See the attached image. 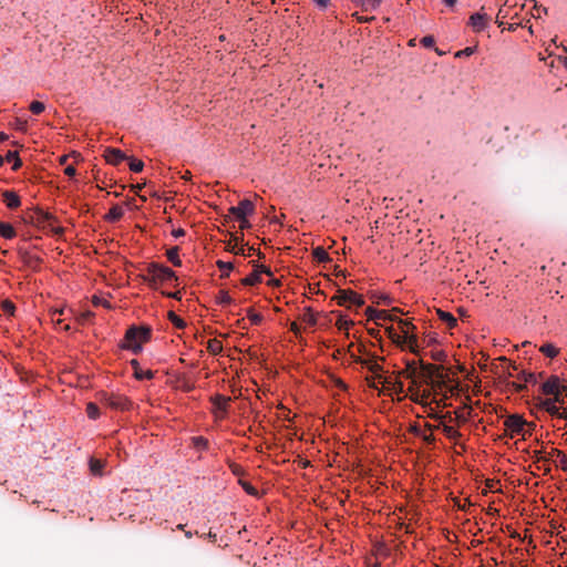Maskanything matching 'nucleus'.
Returning a JSON list of instances; mask_svg holds the SVG:
<instances>
[{
    "mask_svg": "<svg viewBox=\"0 0 567 567\" xmlns=\"http://www.w3.org/2000/svg\"><path fill=\"white\" fill-rule=\"evenodd\" d=\"M313 1H315V3H316L318 7H320V8H322V9L327 8V7H328V4H329V2H330V0H313Z\"/></svg>",
    "mask_w": 567,
    "mask_h": 567,
    "instance_id": "nucleus-50",
    "label": "nucleus"
},
{
    "mask_svg": "<svg viewBox=\"0 0 567 567\" xmlns=\"http://www.w3.org/2000/svg\"><path fill=\"white\" fill-rule=\"evenodd\" d=\"M103 466H104V463L101 460H96V458L90 460V470L93 475L102 476L103 475V472H102Z\"/></svg>",
    "mask_w": 567,
    "mask_h": 567,
    "instance_id": "nucleus-20",
    "label": "nucleus"
},
{
    "mask_svg": "<svg viewBox=\"0 0 567 567\" xmlns=\"http://www.w3.org/2000/svg\"><path fill=\"white\" fill-rule=\"evenodd\" d=\"M336 299L338 300V303L340 306L349 303L350 306L360 308L364 305V300H363L362 296L358 295L357 292H354L352 290H348V289L338 290Z\"/></svg>",
    "mask_w": 567,
    "mask_h": 567,
    "instance_id": "nucleus-6",
    "label": "nucleus"
},
{
    "mask_svg": "<svg viewBox=\"0 0 567 567\" xmlns=\"http://www.w3.org/2000/svg\"><path fill=\"white\" fill-rule=\"evenodd\" d=\"M6 159L10 163L11 162L13 163V165H12L13 171L19 169L22 165V162L17 152L9 151L6 155Z\"/></svg>",
    "mask_w": 567,
    "mask_h": 567,
    "instance_id": "nucleus-23",
    "label": "nucleus"
},
{
    "mask_svg": "<svg viewBox=\"0 0 567 567\" xmlns=\"http://www.w3.org/2000/svg\"><path fill=\"white\" fill-rule=\"evenodd\" d=\"M134 375L137 380L152 379L153 372L151 370L143 371L142 369H136Z\"/></svg>",
    "mask_w": 567,
    "mask_h": 567,
    "instance_id": "nucleus-35",
    "label": "nucleus"
},
{
    "mask_svg": "<svg viewBox=\"0 0 567 567\" xmlns=\"http://www.w3.org/2000/svg\"><path fill=\"white\" fill-rule=\"evenodd\" d=\"M207 348L212 353L216 354L221 351V343L216 339H212L208 341Z\"/></svg>",
    "mask_w": 567,
    "mask_h": 567,
    "instance_id": "nucleus-33",
    "label": "nucleus"
},
{
    "mask_svg": "<svg viewBox=\"0 0 567 567\" xmlns=\"http://www.w3.org/2000/svg\"><path fill=\"white\" fill-rule=\"evenodd\" d=\"M3 310H4L6 312H8V313H13V310H14V306H13V303H12V302H10V301H8V300H7V301H4V302H3Z\"/></svg>",
    "mask_w": 567,
    "mask_h": 567,
    "instance_id": "nucleus-47",
    "label": "nucleus"
},
{
    "mask_svg": "<svg viewBox=\"0 0 567 567\" xmlns=\"http://www.w3.org/2000/svg\"><path fill=\"white\" fill-rule=\"evenodd\" d=\"M447 7H454L457 0H443Z\"/></svg>",
    "mask_w": 567,
    "mask_h": 567,
    "instance_id": "nucleus-53",
    "label": "nucleus"
},
{
    "mask_svg": "<svg viewBox=\"0 0 567 567\" xmlns=\"http://www.w3.org/2000/svg\"><path fill=\"white\" fill-rule=\"evenodd\" d=\"M64 173H65L68 176L73 177V176L76 174V169H75V167H74V166L69 165V166H66V167H65Z\"/></svg>",
    "mask_w": 567,
    "mask_h": 567,
    "instance_id": "nucleus-49",
    "label": "nucleus"
},
{
    "mask_svg": "<svg viewBox=\"0 0 567 567\" xmlns=\"http://www.w3.org/2000/svg\"><path fill=\"white\" fill-rule=\"evenodd\" d=\"M355 6L360 7L364 11H373L375 10L380 3L381 0H352Z\"/></svg>",
    "mask_w": 567,
    "mask_h": 567,
    "instance_id": "nucleus-15",
    "label": "nucleus"
},
{
    "mask_svg": "<svg viewBox=\"0 0 567 567\" xmlns=\"http://www.w3.org/2000/svg\"><path fill=\"white\" fill-rule=\"evenodd\" d=\"M238 221H239V227L241 229H246V228H249L250 227V223L249 220L247 219V217H239L237 218Z\"/></svg>",
    "mask_w": 567,
    "mask_h": 567,
    "instance_id": "nucleus-46",
    "label": "nucleus"
},
{
    "mask_svg": "<svg viewBox=\"0 0 567 567\" xmlns=\"http://www.w3.org/2000/svg\"><path fill=\"white\" fill-rule=\"evenodd\" d=\"M4 163V157L2 155H0V167L3 165Z\"/></svg>",
    "mask_w": 567,
    "mask_h": 567,
    "instance_id": "nucleus-63",
    "label": "nucleus"
},
{
    "mask_svg": "<svg viewBox=\"0 0 567 567\" xmlns=\"http://www.w3.org/2000/svg\"><path fill=\"white\" fill-rule=\"evenodd\" d=\"M488 20L489 18L487 14L476 12L470 17L468 23L474 29V31L480 32L486 28Z\"/></svg>",
    "mask_w": 567,
    "mask_h": 567,
    "instance_id": "nucleus-11",
    "label": "nucleus"
},
{
    "mask_svg": "<svg viewBox=\"0 0 567 567\" xmlns=\"http://www.w3.org/2000/svg\"><path fill=\"white\" fill-rule=\"evenodd\" d=\"M110 405L116 409H125L127 405V400L124 398H117L116 400L110 401Z\"/></svg>",
    "mask_w": 567,
    "mask_h": 567,
    "instance_id": "nucleus-39",
    "label": "nucleus"
},
{
    "mask_svg": "<svg viewBox=\"0 0 567 567\" xmlns=\"http://www.w3.org/2000/svg\"><path fill=\"white\" fill-rule=\"evenodd\" d=\"M193 445L197 450H207L208 449V441L207 439L203 436H195L192 439Z\"/></svg>",
    "mask_w": 567,
    "mask_h": 567,
    "instance_id": "nucleus-28",
    "label": "nucleus"
},
{
    "mask_svg": "<svg viewBox=\"0 0 567 567\" xmlns=\"http://www.w3.org/2000/svg\"><path fill=\"white\" fill-rule=\"evenodd\" d=\"M167 258L168 260L176 267H179L182 265V260L178 256V247H173L167 250Z\"/></svg>",
    "mask_w": 567,
    "mask_h": 567,
    "instance_id": "nucleus-24",
    "label": "nucleus"
},
{
    "mask_svg": "<svg viewBox=\"0 0 567 567\" xmlns=\"http://www.w3.org/2000/svg\"><path fill=\"white\" fill-rule=\"evenodd\" d=\"M434 43H435V40L432 35H426L421 39V44L424 48H432L434 45Z\"/></svg>",
    "mask_w": 567,
    "mask_h": 567,
    "instance_id": "nucleus-41",
    "label": "nucleus"
},
{
    "mask_svg": "<svg viewBox=\"0 0 567 567\" xmlns=\"http://www.w3.org/2000/svg\"><path fill=\"white\" fill-rule=\"evenodd\" d=\"M261 274L270 275V270L265 266H256L255 270L241 280V284L245 286L257 285L261 281Z\"/></svg>",
    "mask_w": 567,
    "mask_h": 567,
    "instance_id": "nucleus-9",
    "label": "nucleus"
},
{
    "mask_svg": "<svg viewBox=\"0 0 567 567\" xmlns=\"http://www.w3.org/2000/svg\"><path fill=\"white\" fill-rule=\"evenodd\" d=\"M3 200L6 205L11 209L18 208L21 204L20 197L11 190H6L3 193Z\"/></svg>",
    "mask_w": 567,
    "mask_h": 567,
    "instance_id": "nucleus-12",
    "label": "nucleus"
},
{
    "mask_svg": "<svg viewBox=\"0 0 567 567\" xmlns=\"http://www.w3.org/2000/svg\"><path fill=\"white\" fill-rule=\"evenodd\" d=\"M231 301H233L231 297L226 291L220 292L219 302L221 305H229Z\"/></svg>",
    "mask_w": 567,
    "mask_h": 567,
    "instance_id": "nucleus-43",
    "label": "nucleus"
},
{
    "mask_svg": "<svg viewBox=\"0 0 567 567\" xmlns=\"http://www.w3.org/2000/svg\"><path fill=\"white\" fill-rule=\"evenodd\" d=\"M551 452H553V454L557 455V457L560 461V464H561L563 468L567 470V455L564 452H561V451H559L557 449H554Z\"/></svg>",
    "mask_w": 567,
    "mask_h": 567,
    "instance_id": "nucleus-38",
    "label": "nucleus"
},
{
    "mask_svg": "<svg viewBox=\"0 0 567 567\" xmlns=\"http://www.w3.org/2000/svg\"><path fill=\"white\" fill-rule=\"evenodd\" d=\"M185 536H186L187 538H190V537L193 536V534H192L190 532H186V533H185Z\"/></svg>",
    "mask_w": 567,
    "mask_h": 567,
    "instance_id": "nucleus-64",
    "label": "nucleus"
},
{
    "mask_svg": "<svg viewBox=\"0 0 567 567\" xmlns=\"http://www.w3.org/2000/svg\"><path fill=\"white\" fill-rule=\"evenodd\" d=\"M172 234L175 238H179L185 235V230L182 228H178V229H174Z\"/></svg>",
    "mask_w": 567,
    "mask_h": 567,
    "instance_id": "nucleus-51",
    "label": "nucleus"
},
{
    "mask_svg": "<svg viewBox=\"0 0 567 567\" xmlns=\"http://www.w3.org/2000/svg\"><path fill=\"white\" fill-rule=\"evenodd\" d=\"M424 441L429 442V443H432L434 441L433 436L430 434V435H424L423 436Z\"/></svg>",
    "mask_w": 567,
    "mask_h": 567,
    "instance_id": "nucleus-54",
    "label": "nucleus"
},
{
    "mask_svg": "<svg viewBox=\"0 0 567 567\" xmlns=\"http://www.w3.org/2000/svg\"><path fill=\"white\" fill-rule=\"evenodd\" d=\"M93 313L91 311H85V312H82L79 320L81 322H85L87 320H90L92 318Z\"/></svg>",
    "mask_w": 567,
    "mask_h": 567,
    "instance_id": "nucleus-48",
    "label": "nucleus"
},
{
    "mask_svg": "<svg viewBox=\"0 0 567 567\" xmlns=\"http://www.w3.org/2000/svg\"><path fill=\"white\" fill-rule=\"evenodd\" d=\"M361 364L372 372L377 379L380 380L382 378L380 374L382 367L375 360H361Z\"/></svg>",
    "mask_w": 567,
    "mask_h": 567,
    "instance_id": "nucleus-14",
    "label": "nucleus"
},
{
    "mask_svg": "<svg viewBox=\"0 0 567 567\" xmlns=\"http://www.w3.org/2000/svg\"><path fill=\"white\" fill-rule=\"evenodd\" d=\"M229 402L230 398L220 394H217L214 398H212L214 413L217 417H224L226 415Z\"/></svg>",
    "mask_w": 567,
    "mask_h": 567,
    "instance_id": "nucleus-8",
    "label": "nucleus"
},
{
    "mask_svg": "<svg viewBox=\"0 0 567 567\" xmlns=\"http://www.w3.org/2000/svg\"><path fill=\"white\" fill-rule=\"evenodd\" d=\"M312 256L318 262H328L330 261V257L328 252L322 247H316L312 251Z\"/></svg>",
    "mask_w": 567,
    "mask_h": 567,
    "instance_id": "nucleus-18",
    "label": "nucleus"
},
{
    "mask_svg": "<svg viewBox=\"0 0 567 567\" xmlns=\"http://www.w3.org/2000/svg\"><path fill=\"white\" fill-rule=\"evenodd\" d=\"M408 368L411 369L412 371H415V362L414 361H411V362H408Z\"/></svg>",
    "mask_w": 567,
    "mask_h": 567,
    "instance_id": "nucleus-56",
    "label": "nucleus"
},
{
    "mask_svg": "<svg viewBox=\"0 0 567 567\" xmlns=\"http://www.w3.org/2000/svg\"><path fill=\"white\" fill-rule=\"evenodd\" d=\"M151 328L146 326L136 327L132 326L125 333L124 348L130 349L134 353L142 351V343L146 342L151 338Z\"/></svg>",
    "mask_w": 567,
    "mask_h": 567,
    "instance_id": "nucleus-3",
    "label": "nucleus"
},
{
    "mask_svg": "<svg viewBox=\"0 0 567 567\" xmlns=\"http://www.w3.org/2000/svg\"><path fill=\"white\" fill-rule=\"evenodd\" d=\"M217 267L223 272V276H228L229 272L233 270V264L228 261L218 260Z\"/></svg>",
    "mask_w": 567,
    "mask_h": 567,
    "instance_id": "nucleus-30",
    "label": "nucleus"
},
{
    "mask_svg": "<svg viewBox=\"0 0 567 567\" xmlns=\"http://www.w3.org/2000/svg\"><path fill=\"white\" fill-rule=\"evenodd\" d=\"M124 215V209L120 205H114L110 208L105 216V219L111 223L118 221Z\"/></svg>",
    "mask_w": 567,
    "mask_h": 567,
    "instance_id": "nucleus-13",
    "label": "nucleus"
},
{
    "mask_svg": "<svg viewBox=\"0 0 567 567\" xmlns=\"http://www.w3.org/2000/svg\"><path fill=\"white\" fill-rule=\"evenodd\" d=\"M499 361L503 363V371L506 372L508 377H513V371L517 370L516 364L506 358H501Z\"/></svg>",
    "mask_w": 567,
    "mask_h": 567,
    "instance_id": "nucleus-26",
    "label": "nucleus"
},
{
    "mask_svg": "<svg viewBox=\"0 0 567 567\" xmlns=\"http://www.w3.org/2000/svg\"><path fill=\"white\" fill-rule=\"evenodd\" d=\"M474 51H475V48H473V47H467V48H465V49H463V50H461V51H457V52L455 53V56H456V58H461V56H470V55H472V54L474 53Z\"/></svg>",
    "mask_w": 567,
    "mask_h": 567,
    "instance_id": "nucleus-40",
    "label": "nucleus"
},
{
    "mask_svg": "<svg viewBox=\"0 0 567 567\" xmlns=\"http://www.w3.org/2000/svg\"><path fill=\"white\" fill-rule=\"evenodd\" d=\"M147 277L150 286L156 288L158 284L176 281V274L168 267L159 264H150L147 266Z\"/></svg>",
    "mask_w": 567,
    "mask_h": 567,
    "instance_id": "nucleus-4",
    "label": "nucleus"
},
{
    "mask_svg": "<svg viewBox=\"0 0 567 567\" xmlns=\"http://www.w3.org/2000/svg\"><path fill=\"white\" fill-rule=\"evenodd\" d=\"M518 378L520 380H523L525 383H532V384L537 383V377L534 373L522 372L518 375Z\"/></svg>",
    "mask_w": 567,
    "mask_h": 567,
    "instance_id": "nucleus-32",
    "label": "nucleus"
},
{
    "mask_svg": "<svg viewBox=\"0 0 567 567\" xmlns=\"http://www.w3.org/2000/svg\"><path fill=\"white\" fill-rule=\"evenodd\" d=\"M0 236L11 239L16 236V230L12 225L8 223H0Z\"/></svg>",
    "mask_w": 567,
    "mask_h": 567,
    "instance_id": "nucleus-19",
    "label": "nucleus"
},
{
    "mask_svg": "<svg viewBox=\"0 0 567 567\" xmlns=\"http://www.w3.org/2000/svg\"><path fill=\"white\" fill-rule=\"evenodd\" d=\"M353 324V321L343 315H340L337 320V326L340 330H348Z\"/></svg>",
    "mask_w": 567,
    "mask_h": 567,
    "instance_id": "nucleus-27",
    "label": "nucleus"
},
{
    "mask_svg": "<svg viewBox=\"0 0 567 567\" xmlns=\"http://www.w3.org/2000/svg\"><path fill=\"white\" fill-rule=\"evenodd\" d=\"M561 61H563V64H564L565 69L567 70V56L564 58Z\"/></svg>",
    "mask_w": 567,
    "mask_h": 567,
    "instance_id": "nucleus-60",
    "label": "nucleus"
},
{
    "mask_svg": "<svg viewBox=\"0 0 567 567\" xmlns=\"http://www.w3.org/2000/svg\"><path fill=\"white\" fill-rule=\"evenodd\" d=\"M228 249L236 255H245V247L241 244H229Z\"/></svg>",
    "mask_w": 567,
    "mask_h": 567,
    "instance_id": "nucleus-37",
    "label": "nucleus"
},
{
    "mask_svg": "<svg viewBox=\"0 0 567 567\" xmlns=\"http://www.w3.org/2000/svg\"><path fill=\"white\" fill-rule=\"evenodd\" d=\"M539 351L548 358H554L558 353V349L551 343H545L539 348Z\"/></svg>",
    "mask_w": 567,
    "mask_h": 567,
    "instance_id": "nucleus-25",
    "label": "nucleus"
},
{
    "mask_svg": "<svg viewBox=\"0 0 567 567\" xmlns=\"http://www.w3.org/2000/svg\"><path fill=\"white\" fill-rule=\"evenodd\" d=\"M365 313L371 320H380L388 318V315L384 310H377L370 307L365 309Z\"/></svg>",
    "mask_w": 567,
    "mask_h": 567,
    "instance_id": "nucleus-21",
    "label": "nucleus"
},
{
    "mask_svg": "<svg viewBox=\"0 0 567 567\" xmlns=\"http://www.w3.org/2000/svg\"><path fill=\"white\" fill-rule=\"evenodd\" d=\"M131 364L136 369H140L138 362L136 360H132Z\"/></svg>",
    "mask_w": 567,
    "mask_h": 567,
    "instance_id": "nucleus-59",
    "label": "nucleus"
},
{
    "mask_svg": "<svg viewBox=\"0 0 567 567\" xmlns=\"http://www.w3.org/2000/svg\"><path fill=\"white\" fill-rule=\"evenodd\" d=\"M534 454H535V457L537 458V461L543 460V456H542V452H540V451H535V452H534Z\"/></svg>",
    "mask_w": 567,
    "mask_h": 567,
    "instance_id": "nucleus-57",
    "label": "nucleus"
},
{
    "mask_svg": "<svg viewBox=\"0 0 567 567\" xmlns=\"http://www.w3.org/2000/svg\"><path fill=\"white\" fill-rule=\"evenodd\" d=\"M543 396L535 399L536 408L548 413L553 417L567 420V413L560 411L567 403V384L559 377H548L539 386Z\"/></svg>",
    "mask_w": 567,
    "mask_h": 567,
    "instance_id": "nucleus-1",
    "label": "nucleus"
},
{
    "mask_svg": "<svg viewBox=\"0 0 567 567\" xmlns=\"http://www.w3.org/2000/svg\"><path fill=\"white\" fill-rule=\"evenodd\" d=\"M44 110H45V105H44L42 102L33 101V102L30 104V111H31L33 114H40V113H42Z\"/></svg>",
    "mask_w": 567,
    "mask_h": 567,
    "instance_id": "nucleus-34",
    "label": "nucleus"
},
{
    "mask_svg": "<svg viewBox=\"0 0 567 567\" xmlns=\"http://www.w3.org/2000/svg\"><path fill=\"white\" fill-rule=\"evenodd\" d=\"M255 212V207L252 202L249 199H243L239 202L237 206H231L229 208V213L235 216L236 218L239 217H248L252 215Z\"/></svg>",
    "mask_w": 567,
    "mask_h": 567,
    "instance_id": "nucleus-7",
    "label": "nucleus"
},
{
    "mask_svg": "<svg viewBox=\"0 0 567 567\" xmlns=\"http://www.w3.org/2000/svg\"><path fill=\"white\" fill-rule=\"evenodd\" d=\"M427 398H429V394H425V393L419 394L417 393V394H415L413 400L416 403L425 404Z\"/></svg>",
    "mask_w": 567,
    "mask_h": 567,
    "instance_id": "nucleus-45",
    "label": "nucleus"
},
{
    "mask_svg": "<svg viewBox=\"0 0 567 567\" xmlns=\"http://www.w3.org/2000/svg\"><path fill=\"white\" fill-rule=\"evenodd\" d=\"M104 157H105L106 162L112 165H118L123 161L127 159V156L121 150L112 148V147H107L104 151Z\"/></svg>",
    "mask_w": 567,
    "mask_h": 567,
    "instance_id": "nucleus-10",
    "label": "nucleus"
},
{
    "mask_svg": "<svg viewBox=\"0 0 567 567\" xmlns=\"http://www.w3.org/2000/svg\"><path fill=\"white\" fill-rule=\"evenodd\" d=\"M18 128L21 130V131H24L25 130V123L19 122L18 123Z\"/></svg>",
    "mask_w": 567,
    "mask_h": 567,
    "instance_id": "nucleus-58",
    "label": "nucleus"
},
{
    "mask_svg": "<svg viewBox=\"0 0 567 567\" xmlns=\"http://www.w3.org/2000/svg\"><path fill=\"white\" fill-rule=\"evenodd\" d=\"M168 318L171 320V322L177 327V328H184L185 327V322L183 321V319H181L176 313L174 312H169L168 313Z\"/></svg>",
    "mask_w": 567,
    "mask_h": 567,
    "instance_id": "nucleus-36",
    "label": "nucleus"
},
{
    "mask_svg": "<svg viewBox=\"0 0 567 567\" xmlns=\"http://www.w3.org/2000/svg\"><path fill=\"white\" fill-rule=\"evenodd\" d=\"M8 140V135L3 132H0V142H4Z\"/></svg>",
    "mask_w": 567,
    "mask_h": 567,
    "instance_id": "nucleus-55",
    "label": "nucleus"
},
{
    "mask_svg": "<svg viewBox=\"0 0 567 567\" xmlns=\"http://www.w3.org/2000/svg\"><path fill=\"white\" fill-rule=\"evenodd\" d=\"M400 332H395L392 328L389 330V337L393 343L402 350H408L414 354H419V344L416 336L412 333L415 328L406 320L399 321Z\"/></svg>",
    "mask_w": 567,
    "mask_h": 567,
    "instance_id": "nucleus-2",
    "label": "nucleus"
},
{
    "mask_svg": "<svg viewBox=\"0 0 567 567\" xmlns=\"http://www.w3.org/2000/svg\"><path fill=\"white\" fill-rule=\"evenodd\" d=\"M86 413H87V416L92 420H95L99 417L100 415V410H99V406L95 404V403H92L90 402L87 405H86Z\"/></svg>",
    "mask_w": 567,
    "mask_h": 567,
    "instance_id": "nucleus-29",
    "label": "nucleus"
},
{
    "mask_svg": "<svg viewBox=\"0 0 567 567\" xmlns=\"http://www.w3.org/2000/svg\"><path fill=\"white\" fill-rule=\"evenodd\" d=\"M504 425L511 437L520 435L523 439H525L527 435H530L535 427L534 423H528L523 416L518 414L507 416L504 421Z\"/></svg>",
    "mask_w": 567,
    "mask_h": 567,
    "instance_id": "nucleus-5",
    "label": "nucleus"
},
{
    "mask_svg": "<svg viewBox=\"0 0 567 567\" xmlns=\"http://www.w3.org/2000/svg\"><path fill=\"white\" fill-rule=\"evenodd\" d=\"M127 161H128L130 169L135 172V173L141 172L143 169V167H144L143 162L140 161V159L127 158Z\"/></svg>",
    "mask_w": 567,
    "mask_h": 567,
    "instance_id": "nucleus-31",
    "label": "nucleus"
},
{
    "mask_svg": "<svg viewBox=\"0 0 567 567\" xmlns=\"http://www.w3.org/2000/svg\"><path fill=\"white\" fill-rule=\"evenodd\" d=\"M535 9L537 11V14H534L533 17L536 19H539L543 13L547 14V12H548V9L545 7H542V6L535 4Z\"/></svg>",
    "mask_w": 567,
    "mask_h": 567,
    "instance_id": "nucleus-44",
    "label": "nucleus"
},
{
    "mask_svg": "<svg viewBox=\"0 0 567 567\" xmlns=\"http://www.w3.org/2000/svg\"><path fill=\"white\" fill-rule=\"evenodd\" d=\"M504 13H505V12H504L503 8H501V9L498 10V13H497V17H496V23H497L499 27H502V25H503V22L499 20V16H502V14H504Z\"/></svg>",
    "mask_w": 567,
    "mask_h": 567,
    "instance_id": "nucleus-52",
    "label": "nucleus"
},
{
    "mask_svg": "<svg viewBox=\"0 0 567 567\" xmlns=\"http://www.w3.org/2000/svg\"><path fill=\"white\" fill-rule=\"evenodd\" d=\"M515 386H516V389H517L518 391H522V390H524V388H525V385H520V384H519V385H516V384H515Z\"/></svg>",
    "mask_w": 567,
    "mask_h": 567,
    "instance_id": "nucleus-62",
    "label": "nucleus"
},
{
    "mask_svg": "<svg viewBox=\"0 0 567 567\" xmlns=\"http://www.w3.org/2000/svg\"><path fill=\"white\" fill-rule=\"evenodd\" d=\"M19 252L22 260L29 266L38 265L41 261L39 257L31 255L27 250H20Z\"/></svg>",
    "mask_w": 567,
    "mask_h": 567,
    "instance_id": "nucleus-22",
    "label": "nucleus"
},
{
    "mask_svg": "<svg viewBox=\"0 0 567 567\" xmlns=\"http://www.w3.org/2000/svg\"><path fill=\"white\" fill-rule=\"evenodd\" d=\"M439 318L447 324L449 328H453L456 326V319L455 317L446 311L437 310Z\"/></svg>",
    "mask_w": 567,
    "mask_h": 567,
    "instance_id": "nucleus-17",
    "label": "nucleus"
},
{
    "mask_svg": "<svg viewBox=\"0 0 567 567\" xmlns=\"http://www.w3.org/2000/svg\"><path fill=\"white\" fill-rule=\"evenodd\" d=\"M515 29H516V25H515V24H509V25H508V30L514 31Z\"/></svg>",
    "mask_w": 567,
    "mask_h": 567,
    "instance_id": "nucleus-61",
    "label": "nucleus"
},
{
    "mask_svg": "<svg viewBox=\"0 0 567 567\" xmlns=\"http://www.w3.org/2000/svg\"><path fill=\"white\" fill-rule=\"evenodd\" d=\"M440 426L442 427V431L445 434V436L452 441H456L461 436V433L453 426H450L445 423H441Z\"/></svg>",
    "mask_w": 567,
    "mask_h": 567,
    "instance_id": "nucleus-16",
    "label": "nucleus"
},
{
    "mask_svg": "<svg viewBox=\"0 0 567 567\" xmlns=\"http://www.w3.org/2000/svg\"><path fill=\"white\" fill-rule=\"evenodd\" d=\"M249 319L251 323L259 324L262 321V316L260 313H255L252 311H249Z\"/></svg>",
    "mask_w": 567,
    "mask_h": 567,
    "instance_id": "nucleus-42",
    "label": "nucleus"
}]
</instances>
